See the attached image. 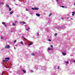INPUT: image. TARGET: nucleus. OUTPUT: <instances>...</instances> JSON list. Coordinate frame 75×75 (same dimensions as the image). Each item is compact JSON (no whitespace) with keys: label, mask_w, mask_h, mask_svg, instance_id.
<instances>
[{"label":"nucleus","mask_w":75,"mask_h":75,"mask_svg":"<svg viewBox=\"0 0 75 75\" xmlns=\"http://www.w3.org/2000/svg\"><path fill=\"white\" fill-rule=\"evenodd\" d=\"M5 49H6L7 48V49H9L10 48V45H6V46H5Z\"/></svg>","instance_id":"f257e3e1"},{"label":"nucleus","mask_w":75,"mask_h":75,"mask_svg":"<svg viewBox=\"0 0 75 75\" xmlns=\"http://www.w3.org/2000/svg\"><path fill=\"white\" fill-rule=\"evenodd\" d=\"M22 71H23V72H24V73H26V71H25V70H24V69H22Z\"/></svg>","instance_id":"f03ea898"},{"label":"nucleus","mask_w":75,"mask_h":75,"mask_svg":"<svg viewBox=\"0 0 75 75\" xmlns=\"http://www.w3.org/2000/svg\"><path fill=\"white\" fill-rule=\"evenodd\" d=\"M39 8H36V7H35V10H39Z\"/></svg>","instance_id":"7ed1b4c3"},{"label":"nucleus","mask_w":75,"mask_h":75,"mask_svg":"<svg viewBox=\"0 0 75 75\" xmlns=\"http://www.w3.org/2000/svg\"><path fill=\"white\" fill-rule=\"evenodd\" d=\"M62 54L63 55H66V53L63 52H62Z\"/></svg>","instance_id":"20e7f679"},{"label":"nucleus","mask_w":75,"mask_h":75,"mask_svg":"<svg viewBox=\"0 0 75 75\" xmlns=\"http://www.w3.org/2000/svg\"><path fill=\"white\" fill-rule=\"evenodd\" d=\"M36 15L37 16H38V17L40 16V14H38V13L36 14Z\"/></svg>","instance_id":"39448f33"},{"label":"nucleus","mask_w":75,"mask_h":75,"mask_svg":"<svg viewBox=\"0 0 75 75\" xmlns=\"http://www.w3.org/2000/svg\"><path fill=\"white\" fill-rule=\"evenodd\" d=\"M64 62L67 64H69V62L68 61H67V62Z\"/></svg>","instance_id":"423d86ee"},{"label":"nucleus","mask_w":75,"mask_h":75,"mask_svg":"<svg viewBox=\"0 0 75 75\" xmlns=\"http://www.w3.org/2000/svg\"><path fill=\"white\" fill-rule=\"evenodd\" d=\"M31 55H32V56H34L35 55V54L34 53H32L31 54Z\"/></svg>","instance_id":"0eeeda50"},{"label":"nucleus","mask_w":75,"mask_h":75,"mask_svg":"<svg viewBox=\"0 0 75 75\" xmlns=\"http://www.w3.org/2000/svg\"><path fill=\"white\" fill-rule=\"evenodd\" d=\"M5 59H8V60H9L10 59V58H5Z\"/></svg>","instance_id":"6e6552de"},{"label":"nucleus","mask_w":75,"mask_h":75,"mask_svg":"<svg viewBox=\"0 0 75 75\" xmlns=\"http://www.w3.org/2000/svg\"><path fill=\"white\" fill-rule=\"evenodd\" d=\"M12 13H13V11H11L10 13V14H12Z\"/></svg>","instance_id":"1a4fd4ad"},{"label":"nucleus","mask_w":75,"mask_h":75,"mask_svg":"<svg viewBox=\"0 0 75 75\" xmlns=\"http://www.w3.org/2000/svg\"><path fill=\"white\" fill-rule=\"evenodd\" d=\"M6 6L8 8H9V6H8V4H6Z\"/></svg>","instance_id":"9d476101"},{"label":"nucleus","mask_w":75,"mask_h":75,"mask_svg":"<svg viewBox=\"0 0 75 75\" xmlns=\"http://www.w3.org/2000/svg\"><path fill=\"white\" fill-rule=\"evenodd\" d=\"M52 14L51 13H50V14H49V17H50L51 15H52Z\"/></svg>","instance_id":"9b49d317"},{"label":"nucleus","mask_w":75,"mask_h":75,"mask_svg":"<svg viewBox=\"0 0 75 75\" xmlns=\"http://www.w3.org/2000/svg\"><path fill=\"white\" fill-rule=\"evenodd\" d=\"M0 4H1V5H3V4H4V3H0Z\"/></svg>","instance_id":"f8f14e48"},{"label":"nucleus","mask_w":75,"mask_h":75,"mask_svg":"<svg viewBox=\"0 0 75 75\" xmlns=\"http://www.w3.org/2000/svg\"><path fill=\"white\" fill-rule=\"evenodd\" d=\"M47 49H48V50H49V51L51 50V48H50V47L48 48Z\"/></svg>","instance_id":"ddd939ff"},{"label":"nucleus","mask_w":75,"mask_h":75,"mask_svg":"<svg viewBox=\"0 0 75 75\" xmlns=\"http://www.w3.org/2000/svg\"><path fill=\"white\" fill-rule=\"evenodd\" d=\"M57 33H56L55 34H54V36L55 37H56V36H57Z\"/></svg>","instance_id":"4468645a"},{"label":"nucleus","mask_w":75,"mask_h":75,"mask_svg":"<svg viewBox=\"0 0 75 75\" xmlns=\"http://www.w3.org/2000/svg\"><path fill=\"white\" fill-rule=\"evenodd\" d=\"M21 43L22 45H23V42H21Z\"/></svg>","instance_id":"2eb2a0df"},{"label":"nucleus","mask_w":75,"mask_h":75,"mask_svg":"<svg viewBox=\"0 0 75 75\" xmlns=\"http://www.w3.org/2000/svg\"><path fill=\"white\" fill-rule=\"evenodd\" d=\"M9 11H11V8H9Z\"/></svg>","instance_id":"dca6fc26"},{"label":"nucleus","mask_w":75,"mask_h":75,"mask_svg":"<svg viewBox=\"0 0 75 75\" xmlns=\"http://www.w3.org/2000/svg\"><path fill=\"white\" fill-rule=\"evenodd\" d=\"M12 25H13L14 26H15V25H16V24H15V23H13Z\"/></svg>","instance_id":"f3484780"},{"label":"nucleus","mask_w":75,"mask_h":75,"mask_svg":"<svg viewBox=\"0 0 75 75\" xmlns=\"http://www.w3.org/2000/svg\"><path fill=\"white\" fill-rule=\"evenodd\" d=\"M33 43H30V44L29 45H32V44Z\"/></svg>","instance_id":"a211bd4d"},{"label":"nucleus","mask_w":75,"mask_h":75,"mask_svg":"<svg viewBox=\"0 0 75 75\" xmlns=\"http://www.w3.org/2000/svg\"><path fill=\"white\" fill-rule=\"evenodd\" d=\"M50 47H51V48H53V46L52 45H51L50 46Z\"/></svg>","instance_id":"6ab92c4d"},{"label":"nucleus","mask_w":75,"mask_h":75,"mask_svg":"<svg viewBox=\"0 0 75 75\" xmlns=\"http://www.w3.org/2000/svg\"><path fill=\"white\" fill-rule=\"evenodd\" d=\"M57 68L58 69H59V67L58 66Z\"/></svg>","instance_id":"aec40b11"},{"label":"nucleus","mask_w":75,"mask_h":75,"mask_svg":"<svg viewBox=\"0 0 75 75\" xmlns=\"http://www.w3.org/2000/svg\"><path fill=\"white\" fill-rule=\"evenodd\" d=\"M22 23H23V24H25V22L23 21L22 22Z\"/></svg>","instance_id":"412c9836"},{"label":"nucleus","mask_w":75,"mask_h":75,"mask_svg":"<svg viewBox=\"0 0 75 75\" xmlns=\"http://www.w3.org/2000/svg\"><path fill=\"white\" fill-rule=\"evenodd\" d=\"M48 41H51V40L50 39H48Z\"/></svg>","instance_id":"4be33fe9"},{"label":"nucleus","mask_w":75,"mask_h":75,"mask_svg":"<svg viewBox=\"0 0 75 75\" xmlns=\"http://www.w3.org/2000/svg\"><path fill=\"white\" fill-rule=\"evenodd\" d=\"M2 24H4V25L5 24V23H4V22H2Z\"/></svg>","instance_id":"5701e85b"},{"label":"nucleus","mask_w":75,"mask_h":75,"mask_svg":"<svg viewBox=\"0 0 75 75\" xmlns=\"http://www.w3.org/2000/svg\"><path fill=\"white\" fill-rule=\"evenodd\" d=\"M61 7H62L63 8H64V6H62Z\"/></svg>","instance_id":"b1692460"},{"label":"nucleus","mask_w":75,"mask_h":75,"mask_svg":"<svg viewBox=\"0 0 75 75\" xmlns=\"http://www.w3.org/2000/svg\"><path fill=\"white\" fill-rule=\"evenodd\" d=\"M37 35L39 36V33H38V34H37Z\"/></svg>","instance_id":"393cba45"},{"label":"nucleus","mask_w":75,"mask_h":75,"mask_svg":"<svg viewBox=\"0 0 75 75\" xmlns=\"http://www.w3.org/2000/svg\"><path fill=\"white\" fill-rule=\"evenodd\" d=\"M16 40H15L14 41V43H15V42H16Z\"/></svg>","instance_id":"a878e982"},{"label":"nucleus","mask_w":75,"mask_h":75,"mask_svg":"<svg viewBox=\"0 0 75 75\" xmlns=\"http://www.w3.org/2000/svg\"><path fill=\"white\" fill-rule=\"evenodd\" d=\"M32 10H35V8H32Z\"/></svg>","instance_id":"bb28decb"},{"label":"nucleus","mask_w":75,"mask_h":75,"mask_svg":"<svg viewBox=\"0 0 75 75\" xmlns=\"http://www.w3.org/2000/svg\"><path fill=\"white\" fill-rule=\"evenodd\" d=\"M18 22L17 21H16L15 22V23H17Z\"/></svg>","instance_id":"cd10ccee"},{"label":"nucleus","mask_w":75,"mask_h":75,"mask_svg":"<svg viewBox=\"0 0 75 75\" xmlns=\"http://www.w3.org/2000/svg\"><path fill=\"white\" fill-rule=\"evenodd\" d=\"M4 26H5V27H7V25H6V24H4Z\"/></svg>","instance_id":"c85d7f7f"},{"label":"nucleus","mask_w":75,"mask_h":75,"mask_svg":"<svg viewBox=\"0 0 75 75\" xmlns=\"http://www.w3.org/2000/svg\"><path fill=\"white\" fill-rule=\"evenodd\" d=\"M72 13H73V14H75V12H72Z\"/></svg>","instance_id":"c756f323"},{"label":"nucleus","mask_w":75,"mask_h":75,"mask_svg":"<svg viewBox=\"0 0 75 75\" xmlns=\"http://www.w3.org/2000/svg\"><path fill=\"white\" fill-rule=\"evenodd\" d=\"M3 62H5V60H3Z\"/></svg>","instance_id":"7c9ffc66"},{"label":"nucleus","mask_w":75,"mask_h":75,"mask_svg":"<svg viewBox=\"0 0 75 75\" xmlns=\"http://www.w3.org/2000/svg\"><path fill=\"white\" fill-rule=\"evenodd\" d=\"M6 62H8V60H6Z\"/></svg>","instance_id":"2f4dec72"},{"label":"nucleus","mask_w":75,"mask_h":75,"mask_svg":"<svg viewBox=\"0 0 75 75\" xmlns=\"http://www.w3.org/2000/svg\"><path fill=\"white\" fill-rule=\"evenodd\" d=\"M1 39L2 40H3V38H1Z\"/></svg>","instance_id":"473e14b6"},{"label":"nucleus","mask_w":75,"mask_h":75,"mask_svg":"<svg viewBox=\"0 0 75 75\" xmlns=\"http://www.w3.org/2000/svg\"><path fill=\"white\" fill-rule=\"evenodd\" d=\"M31 72H33V70H31Z\"/></svg>","instance_id":"72a5a7b5"},{"label":"nucleus","mask_w":75,"mask_h":75,"mask_svg":"<svg viewBox=\"0 0 75 75\" xmlns=\"http://www.w3.org/2000/svg\"><path fill=\"white\" fill-rule=\"evenodd\" d=\"M56 1L57 2H58V0H56Z\"/></svg>","instance_id":"f704fd0d"},{"label":"nucleus","mask_w":75,"mask_h":75,"mask_svg":"<svg viewBox=\"0 0 75 75\" xmlns=\"http://www.w3.org/2000/svg\"><path fill=\"white\" fill-rule=\"evenodd\" d=\"M72 16H74V14H72Z\"/></svg>","instance_id":"c9c22d12"},{"label":"nucleus","mask_w":75,"mask_h":75,"mask_svg":"<svg viewBox=\"0 0 75 75\" xmlns=\"http://www.w3.org/2000/svg\"><path fill=\"white\" fill-rule=\"evenodd\" d=\"M68 18H69V17H67V19H68Z\"/></svg>","instance_id":"e433bc0d"},{"label":"nucleus","mask_w":75,"mask_h":75,"mask_svg":"<svg viewBox=\"0 0 75 75\" xmlns=\"http://www.w3.org/2000/svg\"><path fill=\"white\" fill-rule=\"evenodd\" d=\"M71 20H73V19L72 18H71Z\"/></svg>","instance_id":"4c0bfd02"},{"label":"nucleus","mask_w":75,"mask_h":75,"mask_svg":"<svg viewBox=\"0 0 75 75\" xmlns=\"http://www.w3.org/2000/svg\"><path fill=\"white\" fill-rule=\"evenodd\" d=\"M24 38L25 39V40H26V38Z\"/></svg>","instance_id":"58836bf2"},{"label":"nucleus","mask_w":75,"mask_h":75,"mask_svg":"<svg viewBox=\"0 0 75 75\" xmlns=\"http://www.w3.org/2000/svg\"><path fill=\"white\" fill-rule=\"evenodd\" d=\"M26 30H27V31H28V29H26Z\"/></svg>","instance_id":"ea45409f"},{"label":"nucleus","mask_w":75,"mask_h":75,"mask_svg":"<svg viewBox=\"0 0 75 75\" xmlns=\"http://www.w3.org/2000/svg\"><path fill=\"white\" fill-rule=\"evenodd\" d=\"M65 8H67V7H65Z\"/></svg>","instance_id":"a19ab883"},{"label":"nucleus","mask_w":75,"mask_h":75,"mask_svg":"<svg viewBox=\"0 0 75 75\" xmlns=\"http://www.w3.org/2000/svg\"><path fill=\"white\" fill-rule=\"evenodd\" d=\"M14 49H15V50H16V47H14Z\"/></svg>","instance_id":"79ce46f5"},{"label":"nucleus","mask_w":75,"mask_h":75,"mask_svg":"<svg viewBox=\"0 0 75 75\" xmlns=\"http://www.w3.org/2000/svg\"><path fill=\"white\" fill-rule=\"evenodd\" d=\"M51 50H52V49H51Z\"/></svg>","instance_id":"37998d69"},{"label":"nucleus","mask_w":75,"mask_h":75,"mask_svg":"<svg viewBox=\"0 0 75 75\" xmlns=\"http://www.w3.org/2000/svg\"><path fill=\"white\" fill-rule=\"evenodd\" d=\"M62 20H63L64 19L63 18H62Z\"/></svg>","instance_id":"c03bdc74"},{"label":"nucleus","mask_w":75,"mask_h":75,"mask_svg":"<svg viewBox=\"0 0 75 75\" xmlns=\"http://www.w3.org/2000/svg\"><path fill=\"white\" fill-rule=\"evenodd\" d=\"M20 23H22V22H20Z\"/></svg>","instance_id":"a18cd8bd"},{"label":"nucleus","mask_w":75,"mask_h":75,"mask_svg":"<svg viewBox=\"0 0 75 75\" xmlns=\"http://www.w3.org/2000/svg\"><path fill=\"white\" fill-rule=\"evenodd\" d=\"M74 62H75V60H74Z\"/></svg>","instance_id":"49530a36"},{"label":"nucleus","mask_w":75,"mask_h":75,"mask_svg":"<svg viewBox=\"0 0 75 75\" xmlns=\"http://www.w3.org/2000/svg\"><path fill=\"white\" fill-rule=\"evenodd\" d=\"M2 75H3V73H2Z\"/></svg>","instance_id":"de8ad7c7"},{"label":"nucleus","mask_w":75,"mask_h":75,"mask_svg":"<svg viewBox=\"0 0 75 75\" xmlns=\"http://www.w3.org/2000/svg\"><path fill=\"white\" fill-rule=\"evenodd\" d=\"M16 0H14V1H16Z\"/></svg>","instance_id":"09e8293b"},{"label":"nucleus","mask_w":75,"mask_h":75,"mask_svg":"<svg viewBox=\"0 0 75 75\" xmlns=\"http://www.w3.org/2000/svg\"><path fill=\"white\" fill-rule=\"evenodd\" d=\"M16 46H17V45H15Z\"/></svg>","instance_id":"8fccbe9b"},{"label":"nucleus","mask_w":75,"mask_h":75,"mask_svg":"<svg viewBox=\"0 0 75 75\" xmlns=\"http://www.w3.org/2000/svg\"><path fill=\"white\" fill-rule=\"evenodd\" d=\"M1 38H2V37H1Z\"/></svg>","instance_id":"3c124183"},{"label":"nucleus","mask_w":75,"mask_h":75,"mask_svg":"<svg viewBox=\"0 0 75 75\" xmlns=\"http://www.w3.org/2000/svg\"><path fill=\"white\" fill-rule=\"evenodd\" d=\"M74 6H75V4H74Z\"/></svg>","instance_id":"603ef678"},{"label":"nucleus","mask_w":75,"mask_h":75,"mask_svg":"<svg viewBox=\"0 0 75 75\" xmlns=\"http://www.w3.org/2000/svg\"><path fill=\"white\" fill-rule=\"evenodd\" d=\"M23 38H24V37H23Z\"/></svg>","instance_id":"864d4df0"}]
</instances>
